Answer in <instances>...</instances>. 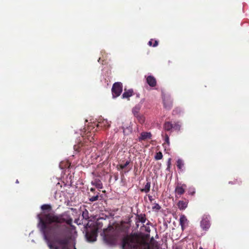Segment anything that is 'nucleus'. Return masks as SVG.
Here are the masks:
<instances>
[{
  "instance_id": "1",
  "label": "nucleus",
  "mask_w": 249,
  "mask_h": 249,
  "mask_svg": "<svg viewBox=\"0 0 249 249\" xmlns=\"http://www.w3.org/2000/svg\"><path fill=\"white\" fill-rule=\"evenodd\" d=\"M42 215L39 216V226L49 248L51 249H69L70 237L67 233V228L61 224H71L72 219L70 215L64 213L57 215L45 212Z\"/></svg>"
},
{
  "instance_id": "2",
  "label": "nucleus",
  "mask_w": 249,
  "mask_h": 249,
  "mask_svg": "<svg viewBox=\"0 0 249 249\" xmlns=\"http://www.w3.org/2000/svg\"><path fill=\"white\" fill-rule=\"evenodd\" d=\"M104 240L108 244H115L117 239V231L112 226H109L103 231Z\"/></svg>"
},
{
  "instance_id": "3",
  "label": "nucleus",
  "mask_w": 249,
  "mask_h": 249,
  "mask_svg": "<svg viewBox=\"0 0 249 249\" xmlns=\"http://www.w3.org/2000/svg\"><path fill=\"white\" fill-rule=\"evenodd\" d=\"M89 132L87 133V139L84 138L83 141H81L78 144H75L73 146L75 151L77 152L82 151L86 153L89 148L91 147V142L93 141V137H90L89 134ZM90 134V132H89Z\"/></svg>"
},
{
  "instance_id": "4",
  "label": "nucleus",
  "mask_w": 249,
  "mask_h": 249,
  "mask_svg": "<svg viewBox=\"0 0 249 249\" xmlns=\"http://www.w3.org/2000/svg\"><path fill=\"white\" fill-rule=\"evenodd\" d=\"M123 91V84L121 82L115 83L112 87L111 91L113 98H116L120 95Z\"/></svg>"
},
{
  "instance_id": "5",
  "label": "nucleus",
  "mask_w": 249,
  "mask_h": 249,
  "mask_svg": "<svg viewBox=\"0 0 249 249\" xmlns=\"http://www.w3.org/2000/svg\"><path fill=\"white\" fill-rule=\"evenodd\" d=\"M86 237L89 242L96 241L97 236V229L96 228L87 230L86 232Z\"/></svg>"
},
{
  "instance_id": "6",
  "label": "nucleus",
  "mask_w": 249,
  "mask_h": 249,
  "mask_svg": "<svg viewBox=\"0 0 249 249\" xmlns=\"http://www.w3.org/2000/svg\"><path fill=\"white\" fill-rule=\"evenodd\" d=\"M210 215H204L201 221V227L203 230L207 231L210 227Z\"/></svg>"
},
{
  "instance_id": "7",
  "label": "nucleus",
  "mask_w": 249,
  "mask_h": 249,
  "mask_svg": "<svg viewBox=\"0 0 249 249\" xmlns=\"http://www.w3.org/2000/svg\"><path fill=\"white\" fill-rule=\"evenodd\" d=\"M186 187V185L185 184L178 185L175 189V192L176 193V196L177 197V195L181 196L183 195L185 193V188Z\"/></svg>"
},
{
  "instance_id": "8",
  "label": "nucleus",
  "mask_w": 249,
  "mask_h": 249,
  "mask_svg": "<svg viewBox=\"0 0 249 249\" xmlns=\"http://www.w3.org/2000/svg\"><path fill=\"white\" fill-rule=\"evenodd\" d=\"M41 209L42 210V212L37 215V218L39 220V216H42V214L44 212L47 213H51L50 211L52 210V206L49 204H43L41 206Z\"/></svg>"
},
{
  "instance_id": "9",
  "label": "nucleus",
  "mask_w": 249,
  "mask_h": 249,
  "mask_svg": "<svg viewBox=\"0 0 249 249\" xmlns=\"http://www.w3.org/2000/svg\"><path fill=\"white\" fill-rule=\"evenodd\" d=\"M146 82L151 87H155L157 85V81L155 78L151 75L147 76Z\"/></svg>"
},
{
  "instance_id": "10",
  "label": "nucleus",
  "mask_w": 249,
  "mask_h": 249,
  "mask_svg": "<svg viewBox=\"0 0 249 249\" xmlns=\"http://www.w3.org/2000/svg\"><path fill=\"white\" fill-rule=\"evenodd\" d=\"M110 125V124L107 120H103L98 122L97 127L106 129L109 128Z\"/></svg>"
},
{
  "instance_id": "11",
  "label": "nucleus",
  "mask_w": 249,
  "mask_h": 249,
  "mask_svg": "<svg viewBox=\"0 0 249 249\" xmlns=\"http://www.w3.org/2000/svg\"><path fill=\"white\" fill-rule=\"evenodd\" d=\"M152 135L150 132H143L141 134L140 137L139 138V141H144L146 139H151Z\"/></svg>"
},
{
  "instance_id": "12",
  "label": "nucleus",
  "mask_w": 249,
  "mask_h": 249,
  "mask_svg": "<svg viewBox=\"0 0 249 249\" xmlns=\"http://www.w3.org/2000/svg\"><path fill=\"white\" fill-rule=\"evenodd\" d=\"M92 185L95 186L97 189H101L103 188V184L102 181L98 178H95L91 182Z\"/></svg>"
},
{
  "instance_id": "13",
  "label": "nucleus",
  "mask_w": 249,
  "mask_h": 249,
  "mask_svg": "<svg viewBox=\"0 0 249 249\" xmlns=\"http://www.w3.org/2000/svg\"><path fill=\"white\" fill-rule=\"evenodd\" d=\"M177 205L178 206V208L180 210H185L188 205V201H183V200H179Z\"/></svg>"
},
{
  "instance_id": "14",
  "label": "nucleus",
  "mask_w": 249,
  "mask_h": 249,
  "mask_svg": "<svg viewBox=\"0 0 249 249\" xmlns=\"http://www.w3.org/2000/svg\"><path fill=\"white\" fill-rule=\"evenodd\" d=\"M133 94V90L132 89L126 90L124 89V91L122 95V98H127L129 100L130 97L132 96Z\"/></svg>"
},
{
  "instance_id": "15",
  "label": "nucleus",
  "mask_w": 249,
  "mask_h": 249,
  "mask_svg": "<svg viewBox=\"0 0 249 249\" xmlns=\"http://www.w3.org/2000/svg\"><path fill=\"white\" fill-rule=\"evenodd\" d=\"M142 105L140 104L136 105L133 108H132V113L134 116L140 114L139 111L141 108Z\"/></svg>"
},
{
  "instance_id": "16",
  "label": "nucleus",
  "mask_w": 249,
  "mask_h": 249,
  "mask_svg": "<svg viewBox=\"0 0 249 249\" xmlns=\"http://www.w3.org/2000/svg\"><path fill=\"white\" fill-rule=\"evenodd\" d=\"M187 219L185 215H182L180 216L179 218V224L181 227V229L182 230H184L185 224L187 222Z\"/></svg>"
},
{
  "instance_id": "17",
  "label": "nucleus",
  "mask_w": 249,
  "mask_h": 249,
  "mask_svg": "<svg viewBox=\"0 0 249 249\" xmlns=\"http://www.w3.org/2000/svg\"><path fill=\"white\" fill-rule=\"evenodd\" d=\"M151 187V183L149 181H147L144 186L143 188L141 189L140 191L141 192H144L146 193H148L150 191Z\"/></svg>"
},
{
  "instance_id": "18",
  "label": "nucleus",
  "mask_w": 249,
  "mask_h": 249,
  "mask_svg": "<svg viewBox=\"0 0 249 249\" xmlns=\"http://www.w3.org/2000/svg\"><path fill=\"white\" fill-rule=\"evenodd\" d=\"M163 104L164 107L167 109H170L173 105V103L171 101H166L165 99H163Z\"/></svg>"
},
{
  "instance_id": "19",
  "label": "nucleus",
  "mask_w": 249,
  "mask_h": 249,
  "mask_svg": "<svg viewBox=\"0 0 249 249\" xmlns=\"http://www.w3.org/2000/svg\"><path fill=\"white\" fill-rule=\"evenodd\" d=\"M164 128L166 131H170L173 128V124L170 122H166L163 125Z\"/></svg>"
},
{
  "instance_id": "20",
  "label": "nucleus",
  "mask_w": 249,
  "mask_h": 249,
  "mask_svg": "<svg viewBox=\"0 0 249 249\" xmlns=\"http://www.w3.org/2000/svg\"><path fill=\"white\" fill-rule=\"evenodd\" d=\"M139 221L142 223H144L146 221V217L145 214L141 213L137 215Z\"/></svg>"
},
{
  "instance_id": "21",
  "label": "nucleus",
  "mask_w": 249,
  "mask_h": 249,
  "mask_svg": "<svg viewBox=\"0 0 249 249\" xmlns=\"http://www.w3.org/2000/svg\"><path fill=\"white\" fill-rule=\"evenodd\" d=\"M138 121V122L141 124H142L144 123L145 118L142 115L139 114L135 116Z\"/></svg>"
},
{
  "instance_id": "22",
  "label": "nucleus",
  "mask_w": 249,
  "mask_h": 249,
  "mask_svg": "<svg viewBox=\"0 0 249 249\" xmlns=\"http://www.w3.org/2000/svg\"><path fill=\"white\" fill-rule=\"evenodd\" d=\"M122 128L123 129V133L125 135H127L131 132L132 128L130 126L126 127V128L123 126Z\"/></svg>"
},
{
  "instance_id": "23",
  "label": "nucleus",
  "mask_w": 249,
  "mask_h": 249,
  "mask_svg": "<svg viewBox=\"0 0 249 249\" xmlns=\"http://www.w3.org/2000/svg\"><path fill=\"white\" fill-rule=\"evenodd\" d=\"M181 125L179 122H174L173 124V128L175 130L179 131L180 129Z\"/></svg>"
},
{
  "instance_id": "24",
  "label": "nucleus",
  "mask_w": 249,
  "mask_h": 249,
  "mask_svg": "<svg viewBox=\"0 0 249 249\" xmlns=\"http://www.w3.org/2000/svg\"><path fill=\"white\" fill-rule=\"evenodd\" d=\"M183 165H184V163H183V161L180 159H178L177 161V166L178 168L179 169H181L183 167Z\"/></svg>"
},
{
  "instance_id": "25",
  "label": "nucleus",
  "mask_w": 249,
  "mask_h": 249,
  "mask_svg": "<svg viewBox=\"0 0 249 249\" xmlns=\"http://www.w3.org/2000/svg\"><path fill=\"white\" fill-rule=\"evenodd\" d=\"M148 45L150 46H152L153 47H156L158 45V41L157 40L151 39L148 42Z\"/></svg>"
},
{
  "instance_id": "26",
  "label": "nucleus",
  "mask_w": 249,
  "mask_h": 249,
  "mask_svg": "<svg viewBox=\"0 0 249 249\" xmlns=\"http://www.w3.org/2000/svg\"><path fill=\"white\" fill-rule=\"evenodd\" d=\"M99 193H98L95 196H89V200L91 202H94V201L97 200L99 198Z\"/></svg>"
},
{
  "instance_id": "27",
  "label": "nucleus",
  "mask_w": 249,
  "mask_h": 249,
  "mask_svg": "<svg viewBox=\"0 0 249 249\" xmlns=\"http://www.w3.org/2000/svg\"><path fill=\"white\" fill-rule=\"evenodd\" d=\"M162 157H163V156H162V153L161 152H159L156 153V154L155 156V159L156 160H160L162 158Z\"/></svg>"
},
{
  "instance_id": "28",
  "label": "nucleus",
  "mask_w": 249,
  "mask_h": 249,
  "mask_svg": "<svg viewBox=\"0 0 249 249\" xmlns=\"http://www.w3.org/2000/svg\"><path fill=\"white\" fill-rule=\"evenodd\" d=\"M161 209V207L158 203H154V206L152 207V209L156 211H159Z\"/></svg>"
},
{
  "instance_id": "29",
  "label": "nucleus",
  "mask_w": 249,
  "mask_h": 249,
  "mask_svg": "<svg viewBox=\"0 0 249 249\" xmlns=\"http://www.w3.org/2000/svg\"><path fill=\"white\" fill-rule=\"evenodd\" d=\"M130 162L129 161H126L125 163L124 164H120L119 167L120 169H124L129 164Z\"/></svg>"
},
{
  "instance_id": "30",
  "label": "nucleus",
  "mask_w": 249,
  "mask_h": 249,
  "mask_svg": "<svg viewBox=\"0 0 249 249\" xmlns=\"http://www.w3.org/2000/svg\"><path fill=\"white\" fill-rule=\"evenodd\" d=\"M82 216H83V218L86 219H87L89 218L88 211L87 210H85V211L83 212Z\"/></svg>"
},
{
  "instance_id": "31",
  "label": "nucleus",
  "mask_w": 249,
  "mask_h": 249,
  "mask_svg": "<svg viewBox=\"0 0 249 249\" xmlns=\"http://www.w3.org/2000/svg\"><path fill=\"white\" fill-rule=\"evenodd\" d=\"M189 194L193 196L196 193L195 189L194 188H190L188 191Z\"/></svg>"
},
{
  "instance_id": "32",
  "label": "nucleus",
  "mask_w": 249,
  "mask_h": 249,
  "mask_svg": "<svg viewBox=\"0 0 249 249\" xmlns=\"http://www.w3.org/2000/svg\"><path fill=\"white\" fill-rule=\"evenodd\" d=\"M164 141H165V142L167 144V145H169L170 144V142H169V137L168 136V135L167 134H165V137H164Z\"/></svg>"
},
{
  "instance_id": "33",
  "label": "nucleus",
  "mask_w": 249,
  "mask_h": 249,
  "mask_svg": "<svg viewBox=\"0 0 249 249\" xmlns=\"http://www.w3.org/2000/svg\"><path fill=\"white\" fill-rule=\"evenodd\" d=\"M171 165V159H169L168 161V167L167 169L169 168L170 167Z\"/></svg>"
},
{
  "instance_id": "34",
  "label": "nucleus",
  "mask_w": 249,
  "mask_h": 249,
  "mask_svg": "<svg viewBox=\"0 0 249 249\" xmlns=\"http://www.w3.org/2000/svg\"><path fill=\"white\" fill-rule=\"evenodd\" d=\"M148 198L150 202H152L153 200L152 196L150 195H148Z\"/></svg>"
},
{
  "instance_id": "35",
  "label": "nucleus",
  "mask_w": 249,
  "mask_h": 249,
  "mask_svg": "<svg viewBox=\"0 0 249 249\" xmlns=\"http://www.w3.org/2000/svg\"><path fill=\"white\" fill-rule=\"evenodd\" d=\"M90 191H91V192H94L95 191V188H91L90 189Z\"/></svg>"
},
{
  "instance_id": "36",
  "label": "nucleus",
  "mask_w": 249,
  "mask_h": 249,
  "mask_svg": "<svg viewBox=\"0 0 249 249\" xmlns=\"http://www.w3.org/2000/svg\"><path fill=\"white\" fill-rule=\"evenodd\" d=\"M143 101V99L142 100L141 102L142 103Z\"/></svg>"
},
{
  "instance_id": "37",
  "label": "nucleus",
  "mask_w": 249,
  "mask_h": 249,
  "mask_svg": "<svg viewBox=\"0 0 249 249\" xmlns=\"http://www.w3.org/2000/svg\"><path fill=\"white\" fill-rule=\"evenodd\" d=\"M137 97H139V94H138V95H137Z\"/></svg>"
},
{
  "instance_id": "38",
  "label": "nucleus",
  "mask_w": 249,
  "mask_h": 249,
  "mask_svg": "<svg viewBox=\"0 0 249 249\" xmlns=\"http://www.w3.org/2000/svg\"><path fill=\"white\" fill-rule=\"evenodd\" d=\"M199 249H203V248H201V247H200V248H199Z\"/></svg>"
},
{
  "instance_id": "39",
  "label": "nucleus",
  "mask_w": 249,
  "mask_h": 249,
  "mask_svg": "<svg viewBox=\"0 0 249 249\" xmlns=\"http://www.w3.org/2000/svg\"><path fill=\"white\" fill-rule=\"evenodd\" d=\"M74 249H76L75 247L74 248Z\"/></svg>"
}]
</instances>
